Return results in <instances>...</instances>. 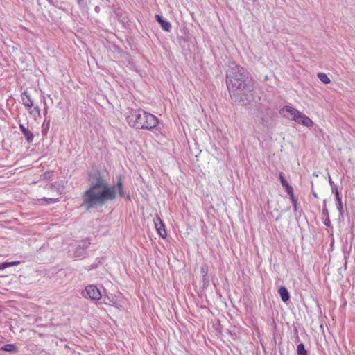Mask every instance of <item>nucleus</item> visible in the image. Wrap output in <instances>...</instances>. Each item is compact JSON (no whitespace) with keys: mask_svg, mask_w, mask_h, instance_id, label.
I'll return each instance as SVG.
<instances>
[{"mask_svg":"<svg viewBox=\"0 0 355 355\" xmlns=\"http://www.w3.org/2000/svg\"><path fill=\"white\" fill-rule=\"evenodd\" d=\"M95 10H96V12H98L99 11V7L96 6L95 8Z\"/></svg>","mask_w":355,"mask_h":355,"instance_id":"27","label":"nucleus"},{"mask_svg":"<svg viewBox=\"0 0 355 355\" xmlns=\"http://www.w3.org/2000/svg\"><path fill=\"white\" fill-rule=\"evenodd\" d=\"M44 105H45V107H44V110H43V114H44V116H45L46 115V114H47V112H48V107L46 105V102H44Z\"/></svg>","mask_w":355,"mask_h":355,"instance_id":"23","label":"nucleus"},{"mask_svg":"<svg viewBox=\"0 0 355 355\" xmlns=\"http://www.w3.org/2000/svg\"><path fill=\"white\" fill-rule=\"evenodd\" d=\"M318 77L321 82L324 84H329L331 82L330 78L327 76V75L324 73H318Z\"/></svg>","mask_w":355,"mask_h":355,"instance_id":"14","label":"nucleus"},{"mask_svg":"<svg viewBox=\"0 0 355 355\" xmlns=\"http://www.w3.org/2000/svg\"><path fill=\"white\" fill-rule=\"evenodd\" d=\"M280 114L286 118H291L293 121H297L299 117H302L299 110L291 106H284L280 110Z\"/></svg>","mask_w":355,"mask_h":355,"instance_id":"4","label":"nucleus"},{"mask_svg":"<svg viewBox=\"0 0 355 355\" xmlns=\"http://www.w3.org/2000/svg\"><path fill=\"white\" fill-rule=\"evenodd\" d=\"M226 85L232 98L241 95L239 102L241 105H247L256 101L255 81L247 75L241 66L232 64L226 74Z\"/></svg>","mask_w":355,"mask_h":355,"instance_id":"1","label":"nucleus"},{"mask_svg":"<svg viewBox=\"0 0 355 355\" xmlns=\"http://www.w3.org/2000/svg\"><path fill=\"white\" fill-rule=\"evenodd\" d=\"M153 222L155 227L158 232V234L162 237L164 238L166 236V232L164 229V224L161 220L160 218L158 216H156L153 218Z\"/></svg>","mask_w":355,"mask_h":355,"instance_id":"6","label":"nucleus"},{"mask_svg":"<svg viewBox=\"0 0 355 355\" xmlns=\"http://www.w3.org/2000/svg\"><path fill=\"white\" fill-rule=\"evenodd\" d=\"M278 293L284 302H287L290 299V294L284 286H282L278 289Z\"/></svg>","mask_w":355,"mask_h":355,"instance_id":"12","label":"nucleus"},{"mask_svg":"<svg viewBox=\"0 0 355 355\" xmlns=\"http://www.w3.org/2000/svg\"><path fill=\"white\" fill-rule=\"evenodd\" d=\"M207 272H208V270H207V266H203V267H201L200 268V272L201 274L202 275V276L204 277H206L207 275Z\"/></svg>","mask_w":355,"mask_h":355,"instance_id":"20","label":"nucleus"},{"mask_svg":"<svg viewBox=\"0 0 355 355\" xmlns=\"http://www.w3.org/2000/svg\"><path fill=\"white\" fill-rule=\"evenodd\" d=\"M336 199H337V201H338V202L339 206L340 207V208H342V202H341V198H340V195H339L338 191H336Z\"/></svg>","mask_w":355,"mask_h":355,"instance_id":"21","label":"nucleus"},{"mask_svg":"<svg viewBox=\"0 0 355 355\" xmlns=\"http://www.w3.org/2000/svg\"><path fill=\"white\" fill-rule=\"evenodd\" d=\"M78 3H80L82 0H77Z\"/></svg>","mask_w":355,"mask_h":355,"instance_id":"29","label":"nucleus"},{"mask_svg":"<svg viewBox=\"0 0 355 355\" xmlns=\"http://www.w3.org/2000/svg\"><path fill=\"white\" fill-rule=\"evenodd\" d=\"M297 355H308L307 351L304 348V345L302 343L297 345Z\"/></svg>","mask_w":355,"mask_h":355,"instance_id":"15","label":"nucleus"},{"mask_svg":"<svg viewBox=\"0 0 355 355\" xmlns=\"http://www.w3.org/2000/svg\"><path fill=\"white\" fill-rule=\"evenodd\" d=\"M88 245L89 243L86 241H83L81 244H78L74 250V256L76 257H83L85 254L86 249L88 248Z\"/></svg>","mask_w":355,"mask_h":355,"instance_id":"7","label":"nucleus"},{"mask_svg":"<svg viewBox=\"0 0 355 355\" xmlns=\"http://www.w3.org/2000/svg\"><path fill=\"white\" fill-rule=\"evenodd\" d=\"M126 120L130 126L137 129L151 130L159 123L153 114L141 109H131L126 113Z\"/></svg>","mask_w":355,"mask_h":355,"instance_id":"3","label":"nucleus"},{"mask_svg":"<svg viewBox=\"0 0 355 355\" xmlns=\"http://www.w3.org/2000/svg\"><path fill=\"white\" fill-rule=\"evenodd\" d=\"M14 348V346L12 345H6L3 347V349L6 351H11Z\"/></svg>","mask_w":355,"mask_h":355,"instance_id":"22","label":"nucleus"},{"mask_svg":"<svg viewBox=\"0 0 355 355\" xmlns=\"http://www.w3.org/2000/svg\"><path fill=\"white\" fill-rule=\"evenodd\" d=\"M117 193L123 196L121 182L119 181L116 186L110 187L106 180L98 175L92 180L89 189L82 196L83 205L87 209L102 206L107 201L114 200Z\"/></svg>","mask_w":355,"mask_h":355,"instance_id":"2","label":"nucleus"},{"mask_svg":"<svg viewBox=\"0 0 355 355\" xmlns=\"http://www.w3.org/2000/svg\"><path fill=\"white\" fill-rule=\"evenodd\" d=\"M27 111L35 119L40 116V109L38 106H33L27 108Z\"/></svg>","mask_w":355,"mask_h":355,"instance_id":"13","label":"nucleus"},{"mask_svg":"<svg viewBox=\"0 0 355 355\" xmlns=\"http://www.w3.org/2000/svg\"><path fill=\"white\" fill-rule=\"evenodd\" d=\"M21 100L22 104L26 107L27 109L28 107H33V101L31 97V96L28 94L26 91H24L21 94Z\"/></svg>","mask_w":355,"mask_h":355,"instance_id":"9","label":"nucleus"},{"mask_svg":"<svg viewBox=\"0 0 355 355\" xmlns=\"http://www.w3.org/2000/svg\"><path fill=\"white\" fill-rule=\"evenodd\" d=\"M155 19H156L157 21H158L159 23V24L161 25L163 30H164L166 31H170V30L171 28V24L169 22L165 21L159 15H155Z\"/></svg>","mask_w":355,"mask_h":355,"instance_id":"11","label":"nucleus"},{"mask_svg":"<svg viewBox=\"0 0 355 355\" xmlns=\"http://www.w3.org/2000/svg\"><path fill=\"white\" fill-rule=\"evenodd\" d=\"M19 129L22 132L23 135L26 137V140L28 143H31L33 141L34 135L28 128H26L23 124H19Z\"/></svg>","mask_w":355,"mask_h":355,"instance_id":"10","label":"nucleus"},{"mask_svg":"<svg viewBox=\"0 0 355 355\" xmlns=\"http://www.w3.org/2000/svg\"><path fill=\"white\" fill-rule=\"evenodd\" d=\"M300 115H302V117H299L297 121H295L296 123L308 128H311L313 126V122L309 116H307L302 112H300Z\"/></svg>","mask_w":355,"mask_h":355,"instance_id":"8","label":"nucleus"},{"mask_svg":"<svg viewBox=\"0 0 355 355\" xmlns=\"http://www.w3.org/2000/svg\"><path fill=\"white\" fill-rule=\"evenodd\" d=\"M6 265L7 264H6V263H2L1 265H0V269H4L7 268Z\"/></svg>","mask_w":355,"mask_h":355,"instance_id":"26","label":"nucleus"},{"mask_svg":"<svg viewBox=\"0 0 355 355\" xmlns=\"http://www.w3.org/2000/svg\"><path fill=\"white\" fill-rule=\"evenodd\" d=\"M314 196H315V198H317V194H316V193H314Z\"/></svg>","mask_w":355,"mask_h":355,"instance_id":"28","label":"nucleus"},{"mask_svg":"<svg viewBox=\"0 0 355 355\" xmlns=\"http://www.w3.org/2000/svg\"><path fill=\"white\" fill-rule=\"evenodd\" d=\"M279 178H280L281 183L284 187L288 184V182L286 180V179L284 178V177L282 173L279 174Z\"/></svg>","mask_w":355,"mask_h":355,"instance_id":"19","label":"nucleus"},{"mask_svg":"<svg viewBox=\"0 0 355 355\" xmlns=\"http://www.w3.org/2000/svg\"><path fill=\"white\" fill-rule=\"evenodd\" d=\"M16 263H17L16 262L6 263V264H7V265H6V266H7V267L14 266V265H15Z\"/></svg>","mask_w":355,"mask_h":355,"instance_id":"24","label":"nucleus"},{"mask_svg":"<svg viewBox=\"0 0 355 355\" xmlns=\"http://www.w3.org/2000/svg\"><path fill=\"white\" fill-rule=\"evenodd\" d=\"M58 200L57 198H44L40 200V201L46 202L47 204L55 203L56 202H58Z\"/></svg>","mask_w":355,"mask_h":355,"instance_id":"17","label":"nucleus"},{"mask_svg":"<svg viewBox=\"0 0 355 355\" xmlns=\"http://www.w3.org/2000/svg\"><path fill=\"white\" fill-rule=\"evenodd\" d=\"M6 265L7 264H6V263H2L1 265H0V269H4L7 268Z\"/></svg>","mask_w":355,"mask_h":355,"instance_id":"25","label":"nucleus"},{"mask_svg":"<svg viewBox=\"0 0 355 355\" xmlns=\"http://www.w3.org/2000/svg\"><path fill=\"white\" fill-rule=\"evenodd\" d=\"M85 291L89 297L92 300H98L102 297L101 291L94 285L87 286Z\"/></svg>","mask_w":355,"mask_h":355,"instance_id":"5","label":"nucleus"},{"mask_svg":"<svg viewBox=\"0 0 355 355\" xmlns=\"http://www.w3.org/2000/svg\"><path fill=\"white\" fill-rule=\"evenodd\" d=\"M49 125H50V120L49 121H44V123L42 124V134L43 135H46V132L49 128Z\"/></svg>","mask_w":355,"mask_h":355,"instance_id":"16","label":"nucleus"},{"mask_svg":"<svg viewBox=\"0 0 355 355\" xmlns=\"http://www.w3.org/2000/svg\"><path fill=\"white\" fill-rule=\"evenodd\" d=\"M284 188H285V190H286V193L288 195H290L291 197H293V188L289 184H288L287 186H285Z\"/></svg>","mask_w":355,"mask_h":355,"instance_id":"18","label":"nucleus"}]
</instances>
